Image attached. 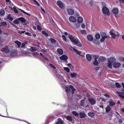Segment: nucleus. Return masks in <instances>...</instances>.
I'll list each match as a JSON object with an SVG mask.
<instances>
[{
  "label": "nucleus",
  "mask_w": 124,
  "mask_h": 124,
  "mask_svg": "<svg viewBox=\"0 0 124 124\" xmlns=\"http://www.w3.org/2000/svg\"><path fill=\"white\" fill-rule=\"evenodd\" d=\"M70 39L74 44H77L78 46H82V44L79 41V40L72 36L70 35Z\"/></svg>",
  "instance_id": "1"
},
{
  "label": "nucleus",
  "mask_w": 124,
  "mask_h": 124,
  "mask_svg": "<svg viewBox=\"0 0 124 124\" xmlns=\"http://www.w3.org/2000/svg\"><path fill=\"white\" fill-rule=\"evenodd\" d=\"M65 90L66 92L67 93V94L68 96L69 94L68 93L70 92L71 90H72V94H74V91L75 90V89L71 85H70L69 86L68 85L67 86L65 87Z\"/></svg>",
  "instance_id": "2"
},
{
  "label": "nucleus",
  "mask_w": 124,
  "mask_h": 124,
  "mask_svg": "<svg viewBox=\"0 0 124 124\" xmlns=\"http://www.w3.org/2000/svg\"><path fill=\"white\" fill-rule=\"evenodd\" d=\"M104 96L106 97L107 99H109L108 101L109 106H113L115 105V103L114 101L111 100L108 94H104Z\"/></svg>",
  "instance_id": "3"
},
{
  "label": "nucleus",
  "mask_w": 124,
  "mask_h": 124,
  "mask_svg": "<svg viewBox=\"0 0 124 124\" xmlns=\"http://www.w3.org/2000/svg\"><path fill=\"white\" fill-rule=\"evenodd\" d=\"M103 13L106 15L109 16L110 15V12L109 9L106 7H103L102 9Z\"/></svg>",
  "instance_id": "4"
},
{
  "label": "nucleus",
  "mask_w": 124,
  "mask_h": 124,
  "mask_svg": "<svg viewBox=\"0 0 124 124\" xmlns=\"http://www.w3.org/2000/svg\"><path fill=\"white\" fill-rule=\"evenodd\" d=\"M110 33L113 38H115L116 35H118V32L115 31L114 30H113L110 31Z\"/></svg>",
  "instance_id": "5"
},
{
  "label": "nucleus",
  "mask_w": 124,
  "mask_h": 124,
  "mask_svg": "<svg viewBox=\"0 0 124 124\" xmlns=\"http://www.w3.org/2000/svg\"><path fill=\"white\" fill-rule=\"evenodd\" d=\"M101 34L102 38L101 40V41L102 42L104 41L105 38L108 37V36L106 34V33L103 32H101Z\"/></svg>",
  "instance_id": "6"
},
{
  "label": "nucleus",
  "mask_w": 124,
  "mask_h": 124,
  "mask_svg": "<svg viewBox=\"0 0 124 124\" xmlns=\"http://www.w3.org/2000/svg\"><path fill=\"white\" fill-rule=\"evenodd\" d=\"M71 50H73L77 54H78L80 55L81 56H82V55L81 54L83 55L85 54L84 53H83L82 52L78 51L74 47H71ZM84 56V55H82V56Z\"/></svg>",
  "instance_id": "7"
},
{
  "label": "nucleus",
  "mask_w": 124,
  "mask_h": 124,
  "mask_svg": "<svg viewBox=\"0 0 124 124\" xmlns=\"http://www.w3.org/2000/svg\"><path fill=\"white\" fill-rule=\"evenodd\" d=\"M89 102L92 105H93L96 103V100L95 99L89 98L88 99Z\"/></svg>",
  "instance_id": "8"
},
{
  "label": "nucleus",
  "mask_w": 124,
  "mask_h": 124,
  "mask_svg": "<svg viewBox=\"0 0 124 124\" xmlns=\"http://www.w3.org/2000/svg\"><path fill=\"white\" fill-rule=\"evenodd\" d=\"M1 51L2 52H4L6 53H8L9 51L8 47V46H6L4 47L1 50Z\"/></svg>",
  "instance_id": "9"
},
{
  "label": "nucleus",
  "mask_w": 124,
  "mask_h": 124,
  "mask_svg": "<svg viewBox=\"0 0 124 124\" xmlns=\"http://www.w3.org/2000/svg\"><path fill=\"white\" fill-rule=\"evenodd\" d=\"M116 60V58L113 57L109 58H108V62H109L112 64L113 62L115 61Z\"/></svg>",
  "instance_id": "10"
},
{
  "label": "nucleus",
  "mask_w": 124,
  "mask_h": 124,
  "mask_svg": "<svg viewBox=\"0 0 124 124\" xmlns=\"http://www.w3.org/2000/svg\"><path fill=\"white\" fill-rule=\"evenodd\" d=\"M69 20L70 22L73 23L76 22L77 21V19L76 18L72 16L70 17Z\"/></svg>",
  "instance_id": "11"
},
{
  "label": "nucleus",
  "mask_w": 124,
  "mask_h": 124,
  "mask_svg": "<svg viewBox=\"0 0 124 124\" xmlns=\"http://www.w3.org/2000/svg\"><path fill=\"white\" fill-rule=\"evenodd\" d=\"M112 11L113 13L116 16L118 14V9L116 8H113L112 10Z\"/></svg>",
  "instance_id": "12"
},
{
  "label": "nucleus",
  "mask_w": 124,
  "mask_h": 124,
  "mask_svg": "<svg viewBox=\"0 0 124 124\" xmlns=\"http://www.w3.org/2000/svg\"><path fill=\"white\" fill-rule=\"evenodd\" d=\"M98 59L99 62H102L105 61L106 58L103 56H101L98 58Z\"/></svg>",
  "instance_id": "13"
},
{
  "label": "nucleus",
  "mask_w": 124,
  "mask_h": 124,
  "mask_svg": "<svg viewBox=\"0 0 124 124\" xmlns=\"http://www.w3.org/2000/svg\"><path fill=\"white\" fill-rule=\"evenodd\" d=\"M121 65V64L119 62H115L113 63V66L115 68H117L119 67Z\"/></svg>",
  "instance_id": "14"
},
{
  "label": "nucleus",
  "mask_w": 124,
  "mask_h": 124,
  "mask_svg": "<svg viewBox=\"0 0 124 124\" xmlns=\"http://www.w3.org/2000/svg\"><path fill=\"white\" fill-rule=\"evenodd\" d=\"M57 4L59 7L61 8H63L64 7V5L62 2L60 1H57Z\"/></svg>",
  "instance_id": "15"
},
{
  "label": "nucleus",
  "mask_w": 124,
  "mask_h": 124,
  "mask_svg": "<svg viewBox=\"0 0 124 124\" xmlns=\"http://www.w3.org/2000/svg\"><path fill=\"white\" fill-rule=\"evenodd\" d=\"M124 93L120 92H117L116 93L118 94L120 97L124 99V89L123 90Z\"/></svg>",
  "instance_id": "16"
},
{
  "label": "nucleus",
  "mask_w": 124,
  "mask_h": 124,
  "mask_svg": "<svg viewBox=\"0 0 124 124\" xmlns=\"http://www.w3.org/2000/svg\"><path fill=\"white\" fill-rule=\"evenodd\" d=\"M68 57L67 55H63L60 57V59L64 61H66L68 59Z\"/></svg>",
  "instance_id": "17"
},
{
  "label": "nucleus",
  "mask_w": 124,
  "mask_h": 124,
  "mask_svg": "<svg viewBox=\"0 0 124 124\" xmlns=\"http://www.w3.org/2000/svg\"><path fill=\"white\" fill-rule=\"evenodd\" d=\"M67 11L68 14L70 15H73L74 13V11L73 10L70 9H67Z\"/></svg>",
  "instance_id": "18"
},
{
  "label": "nucleus",
  "mask_w": 124,
  "mask_h": 124,
  "mask_svg": "<svg viewBox=\"0 0 124 124\" xmlns=\"http://www.w3.org/2000/svg\"><path fill=\"white\" fill-rule=\"evenodd\" d=\"M80 116V118H82L85 117V113L83 112H80L79 113Z\"/></svg>",
  "instance_id": "19"
},
{
  "label": "nucleus",
  "mask_w": 124,
  "mask_h": 124,
  "mask_svg": "<svg viewBox=\"0 0 124 124\" xmlns=\"http://www.w3.org/2000/svg\"><path fill=\"white\" fill-rule=\"evenodd\" d=\"M86 57L88 60L90 61L92 59V57L91 55L89 54H86Z\"/></svg>",
  "instance_id": "20"
},
{
  "label": "nucleus",
  "mask_w": 124,
  "mask_h": 124,
  "mask_svg": "<svg viewBox=\"0 0 124 124\" xmlns=\"http://www.w3.org/2000/svg\"><path fill=\"white\" fill-rule=\"evenodd\" d=\"M18 19L19 20L21 21V22L23 23L25 22L26 21V20L25 19L22 17H20L18 18Z\"/></svg>",
  "instance_id": "21"
},
{
  "label": "nucleus",
  "mask_w": 124,
  "mask_h": 124,
  "mask_svg": "<svg viewBox=\"0 0 124 124\" xmlns=\"http://www.w3.org/2000/svg\"><path fill=\"white\" fill-rule=\"evenodd\" d=\"M87 38L88 40L89 41H91L93 39V37L92 36L90 35H89L87 36Z\"/></svg>",
  "instance_id": "22"
},
{
  "label": "nucleus",
  "mask_w": 124,
  "mask_h": 124,
  "mask_svg": "<svg viewBox=\"0 0 124 124\" xmlns=\"http://www.w3.org/2000/svg\"><path fill=\"white\" fill-rule=\"evenodd\" d=\"M111 108L109 105H108L105 108L106 112H108L110 110Z\"/></svg>",
  "instance_id": "23"
},
{
  "label": "nucleus",
  "mask_w": 124,
  "mask_h": 124,
  "mask_svg": "<svg viewBox=\"0 0 124 124\" xmlns=\"http://www.w3.org/2000/svg\"><path fill=\"white\" fill-rule=\"evenodd\" d=\"M85 98L83 100H81L80 102V105L81 106L84 107L85 105L84 101H85Z\"/></svg>",
  "instance_id": "24"
},
{
  "label": "nucleus",
  "mask_w": 124,
  "mask_h": 124,
  "mask_svg": "<svg viewBox=\"0 0 124 124\" xmlns=\"http://www.w3.org/2000/svg\"><path fill=\"white\" fill-rule=\"evenodd\" d=\"M83 21L82 18L81 17H79L78 19V22L79 23H81Z\"/></svg>",
  "instance_id": "25"
},
{
  "label": "nucleus",
  "mask_w": 124,
  "mask_h": 124,
  "mask_svg": "<svg viewBox=\"0 0 124 124\" xmlns=\"http://www.w3.org/2000/svg\"><path fill=\"white\" fill-rule=\"evenodd\" d=\"M97 104L98 106L100 108H103V103H102L98 102L97 103Z\"/></svg>",
  "instance_id": "26"
},
{
  "label": "nucleus",
  "mask_w": 124,
  "mask_h": 124,
  "mask_svg": "<svg viewBox=\"0 0 124 124\" xmlns=\"http://www.w3.org/2000/svg\"><path fill=\"white\" fill-rule=\"evenodd\" d=\"M72 114L76 116H79V114L75 111H72Z\"/></svg>",
  "instance_id": "27"
},
{
  "label": "nucleus",
  "mask_w": 124,
  "mask_h": 124,
  "mask_svg": "<svg viewBox=\"0 0 124 124\" xmlns=\"http://www.w3.org/2000/svg\"><path fill=\"white\" fill-rule=\"evenodd\" d=\"M107 66L108 68H109L111 69L112 68V64L109 62H108L107 63Z\"/></svg>",
  "instance_id": "28"
},
{
  "label": "nucleus",
  "mask_w": 124,
  "mask_h": 124,
  "mask_svg": "<svg viewBox=\"0 0 124 124\" xmlns=\"http://www.w3.org/2000/svg\"><path fill=\"white\" fill-rule=\"evenodd\" d=\"M57 51L61 54H62L63 53V50L61 49H57Z\"/></svg>",
  "instance_id": "29"
},
{
  "label": "nucleus",
  "mask_w": 124,
  "mask_h": 124,
  "mask_svg": "<svg viewBox=\"0 0 124 124\" xmlns=\"http://www.w3.org/2000/svg\"><path fill=\"white\" fill-rule=\"evenodd\" d=\"M99 100L100 102H106V100L105 99H103L101 97H100L99 98Z\"/></svg>",
  "instance_id": "30"
},
{
  "label": "nucleus",
  "mask_w": 124,
  "mask_h": 124,
  "mask_svg": "<svg viewBox=\"0 0 124 124\" xmlns=\"http://www.w3.org/2000/svg\"><path fill=\"white\" fill-rule=\"evenodd\" d=\"M7 24L5 22H1L0 23V26H5Z\"/></svg>",
  "instance_id": "31"
},
{
  "label": "nucleus",
  "mask_w": 124,
  "mask_h": 124,
  "mask_svg": "<svg viewBox=\"0 0 124 124\" xmlns=\"http://www.w3.org/2000/svg\"><path fill=\"white\" fill-rule=\"evenodd\" d=\"M15 43H16L18 45V47H20L21 44V43L20 42L16 41L15 42Z\"/></svg>",
  "instance_id": "32"
},
{
  "label": "nucleus",
  "mask_w": 124,
  "mask_h": 124,
  "mask_svg": "<svg viewBox=\"0 0 124 124\" xmlns=\"http://www.w3.org/2000/svg\"><path fill=\"white\" fill-rule=\"evenodd\" d=\"M88 115L91 117L93 116L94 115V114L93 112H89L88 113Z\"/></svg>",
  "instance_id": "33"
},
{
  "label": "nucleus",
  "mask_w": 124,
  "mask_h": 124,
  "mask_svg": "<svg viewBox=\"0 0 124 124\" xmlns=\"http://www.w3.org/2000/svg\"><path fill=\"white\" fill-rule=\"evenodd\" d=\"M77 75V74L75 73H71L70 76L72 78L75 77Z\"/></svg>",
  "instance_id": "34"
},
{
  "label": "nucleus",
  "mask_w": 124,
  "mask_h": 124,
  "mask_svg": "<svg viewBox=\"0 0 124 124\" xmlns=\"http://www.w3.org/2000/svg\"><path fill=\"white\" fill-rule=\"evenodd\" d=\"M62 123L63 122L62 120L59 118L58 119V121L56 123V124H62Z\"/></svg>",
  "instance_id": "35"
},
{
  "label": "nucleus",
  "mask_w": 124,
  "mask_h": 124,
  "mask_svg": "<svg viewBox=\"0 0 124 124\" xmlns=\"http://www.w3.org/2000/svg\"><path fill=\"white\" fill-rule=\"evenodd\" d=\"M67 119L69 121H71L72 120V117L70 116H67L66 117Z\"/></svg>",
  "instance_id": "36"
},
{
  "label": "nucleus",
  "mask_w": 124,
  "mask_h": 124,
  "mask_svg": "<svg viewBox=\"0 0 124 124\" xmlns=\"http://www.w3.org/2000/svg\"><path fill=\"white\" fill-rule=\"evenodd\" d=\"M7 18L11 21H12L13 20V18L10 15H8L7 17Z\"/></svg>",
  "instance_id": "37"
},
{
  "label": "nucleus",
  "mask_w": 124,
  "mask_h": 124,
  "mask_svg": "<svg viewBox=\"0 0 124 124\" xmlns=\"http://www.w3.org/2000/svg\"><path fill=\"white\" fill-rule=\"evenodd\" d=\"M5 13V11L3 9H1L0 11V14L2 15H4Z\"/></svg>",
  "instance_id": "38"
},
{
  "label": "nucleus",
  "mask_w": 124,
  "mask_h": 124,
  "mask_svg": "<svg viewBox=\"0 0 124 124\" xmlns=\"http://www.w3.org/2000/svg\"><path fill=\"white\" fill-rule=\"evenodd\" d=\"M64 70L67 72H69L70 71V69L68 67H63Z\"/></svg>",
  "instance_id": "39"
},
{
  "label": "nucleus",
  "mask_w": 124,
  "mask_h": 124,
  "mask_svg": "<svg viewBox=\"0 0 124 124\" xmlns=\"http://www.w3.org/2000/svg\"><path fill=\"white\" fill-rule=\"evenodd\" d=\"M100 35L99 33H97L96 34L95 37L96 39H99L100 38Z\"/></svg>",
  "instance_id": "40"
},
{
  "label": "nucleus",
  "mask_w": 124,
  "mask_h": 124,
  "mask_svg": "<svg viewBox=\"0 0 124 124\" xmlns=\"http://www.w3.org/2000/svg\"><path fill=\"white\" fill-rule=\"evenodd\" d=\"M93 64L95 66H97L98 64V62L97 60H94V61L93 62Z\"/></svg>",
  "instance_id": "41"
},
{
  "label": "nucleus",
  "mask_w": 124,
  "mask_h": 124,
  "mask_svg": "<svg viewBox=\"0 0 124 124\" xmlns=\"http://www.w3.org/2000/svg\"><path fill=\"white\" fill-rule=\"evenodd\" d=\"M92 56L94 58V60H97L98 57V55H92Z\"/></svg>",
  "instance_id": "42"
},
{
  "label": "nucleus",
  "mask_w": 124,
  "mask_h": 124,
  "mask_svg": "<svg viewBox=\"0 0 124 124\" xmlns=\"http://www.w3.org/2000/svg\"><path fill=\"white\" fill-rule=\"evenodd\" d=\"M118 59L120 61H124V57H119Z\"/></svg>",
  "instance_id": "43"
},
{
  "label": "nucleus",
  "mask_w": 124,
  "mask_h": 124,
  "mask_svg": "<svg viewBox=\"0 0 124 124\" xmlns=\"http://www.w3.org/2000/svg\"><path fill=\"white\" fill-rule=\"evenodd\" d=\"M18 19H16L13 21L14 23L16 24H18L19 23V22L18 20Z\"/></svg>",
  "instance_id": "44"
},
{
  "label": "nucleus",
  "mask_w": 124,
  "mask_h": 124,
  "mask_svg": "<svg viewBox=\"0 0 124 124\" xmlns=\"http://www.w3.org/2000/svg\"><path fill=\"white\" fill-rule=\"evenodd\" d=\"M67 65L70 68V69H73V66L70 64L69 63L67 64Z\"/></svg>",
  "instance_id": "45"
},
{
  "label": "nucleus",
  "mask_w": 124,
  "mask_h": 124,
  "mask_svg": "<svg viewBox=\"0 0 124 124\" xmlns=\"http://www.w3.org/2000/svg\"><path fill=\"white\" fill-rule=\"evenodd\" d=\"M115 84L116 85V87L118 88H119L120 87L121 85L118 83H116Z\"/></svg>",
  "instance_id": "46"
},
{
  "label": "nucleus",
  "mask_w": 124,
  "mask_h": 124,
  "mask_svg": "<svg viewBox=\"0 0 124 124\" xmlns=\"http://www.w3.org/2000/svg\"><path fill=\"white\" fill-rule=\"evenodd\" d=\"M81 33L83 34H85L86 33V31L84 30H82L81 31Z\"/></svg>",
  "instance_id": "47"
},
{
  "label": "nucleus",
  "mask_w": 124,
  "mask_h": 124,
  "mask_svg": "<svg viewBox=\"0 0 124 124\" xmlns=\"http://www.w3.org/2000/svg\"><path fill=\"white\" fill-rule=\"evenodd\" d=\"M42 33L44 35L46 36H47L48 35V34L46 33L45 31H42Z\"/></svg>",
  "instance_id": "48"
},
{
  "label": "nucleus",
  "mask_w": 124,
  "mask_h": 124,
  "mask_svg": "<svg viewBox=\"0 0 124 124\" xmlns=\"http://www.w3.org/2000/svg\"><path fill=\"white\" fill-rule=\"evenodd\" d=\"M62 39H63V40L64 41H65L66 42H67V41L66 38V37H65V36L64 35H62Z\"/></svg>",
  "instance_id": "49"
},
{
  "label": "nucleus",
  "mask_w": 124,
  "mask_h": 124,
  "mask_svg": "<svg viewBox=\"0 0 124 124\" xmlns=\"http://www.w3.org/2000/svg\"><path fill=\"white\" fill-rule=\"evenodd\" d=\"M37 29L39 31H41V28L40 25H37Z\"/></svg>",
  "instance_id": "50"
},
{
  "label": "nucleus",
  "mask_w": 124,
  "mask_h": 124,
  "mask_svg": "<svg viewBox=\"0 0 124 124\" xmlns=\"http://www.w3.org/2000/svg\"><path fill=\"white\" fill-rule=\"evenodd\" d=\"M25 32V31H18V33L20 34H21L22 33H24Z\"/></svg>",
  "instance_id": "51"
},
{
  "label": "nucleus",
  "mask_w": 124,
  "mask_h": 124,
  "mask_svg": "<svg viewBox=\"0 0 124 124\" xmlns=\"http://www.w3.org/2000/svg\"><path fill=\"white\" fill-rule=\"evenodd\" d=\"M19 9V10H21L22 11L23 13H24V14L28 15H29V16H30V15L28 13H27L26 12H25L24 11L20 9Z\"/></svg>",
  "instance_id": "52"
},
{
  "label": "nucleus",
  "mask_w": 124,
  "mask_h": 124,
  "mask_svg": "<svg viewBox=\"0 0 124 124\" xmlns=\"http://www.w3.org/2000/svg\"><path fill=\"white\" fill-rule=\"evenodd\" d=\"M119 120V119L117 118L116 117V118L115 119V121L116 122V123H118V122Z\"/></svg>",
  "instance_id": "53"
},
{
  "label": "nucleus",
  "mask_w": 124,
  "mask_h": 124,
  "mask_svg": "<svg viewBox=\"0 0 124 124\" xmlns=\"http://www.w3.org/2000/svg\"><path fill=\"white\" fill-rule=\"evenodd\" d=\"M13 9L14 12L16 13H18V11L16 9L15 7L13 8Z\"/></svg>",
  "instance_id": "54"
},
{
  "label": "nucleus",
  "mask_w": 124,
  "mask_h": 124,
  "mask_svg": "<svg viewBox=\"0 0 124 124\" xmlns=\"http://www.w3.org/2000/svg\"><path fill=\"white\" fill-rule=\"evenodd\" d=\"M40 55L41 56L43 57L46 60H47L48 59L47 58H46L45 56H44L42 54V53H40Z\"/></svg>",
  "instance_id": "55"
},
{
  "label": "nucleus",
  "mask_w": 124,
  "mask_h": 124,
  "mask_svg": "<svg viewBox=\"0 0 124 124\" xmlns=\"http://www.w3.org/2000/svg\"><path fill=\"white\" fill-rule=\"evenodd\" d=\"M49 66L53 68L54 69H55L56 68L52 64H49Z\"/></svg>",
  "instance_id": "56"
},
{
  "label": "nucleus",
  "mask_w": 124,
  "mask_h": 124,
  "mask_svg": "<svg viewBox=\"0 0 124 124\" xmlns=\"http://www.w3.org/2000/svg\"><path fill=\"white\" fill-rule=\"evenodd\" d=\"M31 50L32 51H34L36 50L35 49L34 47H31Z\"/></svg>",
  "instance_id": "57"
},
{
  "label": "nucleus",
  "mask_w": 124,
  "mask_h": 124,
  "mask_svg": "<svg viewBox=\"0 0 124 124\" xmlns=\"http://www.w3.org/2000/svg\"><path fill=\"white\" fill-rule=\"evenodd\" d=\"M50 40L53 43L55 42L56 40L54 39L51 38Z\"/></svg>",
  "instance_id": "58"
},
{
  "label": "nucleus",
  "mask_w": 124,
  "mask_h": 124,
  "mask_svg": "<svg viewBox=\"0 0 124 124\" xmlns=\"http://www.w3.org/2000/svg\"><path fill=\"white\" fill-rule=\"evenodd\" d=\"M25 34L27 35H28L29 36H31V34L30 33H29L28 32H26L25 33Z\"/></svg>",
  "instance_id": "59"
},
{
  "label": "nucleus",
  "mask_w": 124,
  "mask_h": 124,
  "mask_svg": "<svg viewBox=\"0 0 124 124\" xmlns=\"http://www.w3.org/2000/svg\"><path fill=\"white\" fill-rule=\"evenodd\" d=\"M122 122H123L122 120L121 119H119V121L118 122V123L119 124H121L122 123Z\"/></svg>",
  "instance_id": "60"
},
{
  "label": "nucleus",
  "mask_w": 124,
  "mask_h": 124,
  "mask_svg": "<svg viewBox=\"0 0 124 124\" xmlns=\"http://www.w3.org/2000/svg\"><path fill=\"white\" fill-rule=\"evenodd\" d=\"M64 34L66 35H68L69 36V38H70V35H70L68 34L66 32H65L64 33Z\"/></svg>",
  "instance_id": "61"
},
{
  "label": "nucleus",
  "mask_w": 124,
  "mask_h": 124,
  "mask_svg": "<svg viewBox=\"0 0 124 124\" xmlns=\"http://www.w3.org/2000/svg\"><path fill=\"white\" fill-rule=\"evenodd\" d=\"M81 27L83 28H84L85 27V24H82L81 25Z\"/></svg>",
  "instance_id": "62"
},
{
  "label": "nucleus",
  "mask_w": 124,
  "mask_h": 124,
  "mask_svg": "<svg viewBox=\"0 0 124 124\" xmlns=\"http://www.w3.org/2000/svg\"><path fill=\"white\" fill-rule=\"evenodd\" d=\"M33 1L34 2V3L36 4L37 5H38V3L37 1L36 0H33Z\"/></svg>",
  "instance_id": "63"
},
{
  "label": "nucleus",
  "mask_w": 124,
  "mask_h": 124,
  "mask_svg": "<svg viewBox=\"0 0 124 124\" xmlns=\"http://www.w3.org/2000/svg\"><path fill=\"white\" fill-rule=\"evenodd\" d=\"M32 54L34 56L38 54V53L37 52L33 53Z\"/></svg>",
  "instance_id": "64"
}]
</instances>
